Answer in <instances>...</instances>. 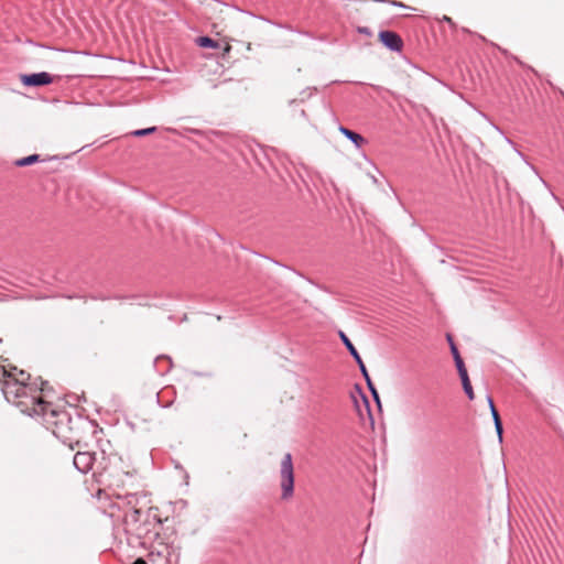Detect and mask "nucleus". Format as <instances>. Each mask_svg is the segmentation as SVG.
<instances>
[{"instance_id":"obj_16","label":"nucleus","mask_w":564,"mask_h":564,"mask_svg":"<svg viewBox=\"0 0 564 564\" xmlns=\"http://www.w3.org/2000/svg\"><path fill=\"white\" fill-rule=\"evenodd\" d=\"M488 403H489V408H490V412H491L494 422H497L498 420H500V416H499V413L494 404L491 397H488Z\"/></svg>"},{"instance_id":"obj_13","label":"nucleus","mask_w":564,"mask_h":564,"mask_svg":"<svg viewBox=\"0 0 564 564\" xmlns=\"http://www.w3.org/2000/svg\"><path fill=\"white\" fill-rule=\"evenodd\" d=\"M454 361H455L459 377H464L465 375H468L462 357H457L456 360H454Z\"/></svg>"},{"instance_id":"obj_23","label":"nucleus","mask_w":564,"mask_h":564,"mask_svg":"<svg viewBox=\"0 0 564 564\" xmlns=\"http://www.w3.org/2000/svg\"><path fill=\"white\" fill-rule=\"evenodd\" d=\"M359 32H362V33H366L367 32V29H359Z\"/></svg>"},{"instance_id":"obj_21","label":"nucleus","mask_w":564,"mask_h":564,"mask_svg":"<svg viewBox=\"0 0 564 564\" xmlns=\"http://www.w3.org/2000/svg\"><path fill=\"white\" fill-rule=\"evenodd\" d=\"M132 564H147V562L143 558L139 557Z\"/></svg>"},{"instance_id":"obj_10","label":"nucleus","mask_w":564,"mask_h":564,"mask_svg":"<svg viewBox=\"0 0 564 564\" xmlns=\"http://www.w3.org/2000/svg\"><path fill=\"white\" fill-rule=\"evenodd\" d=\"M460 380H462L463 389H464L466 395L468 397L469 400H473L475 395H474V390L470 384L468 375L460 377Z\"/></svg>"},{"instance_id":"obj_11","label":"nucleus","mask_w":564,"mask_h":564,"mask_svg":"<svg viewBox=\"0 0 564 564\" xmlns=\"http://www.w3.org/2000/svg\"><path fill=\"white\" fill-rule=\"evenodd\" d=\"M197 44L200 46V47H207V48H217L218 47V43L208 37V36H200L197 39Z\"/></svg>"},{"instance_id":"obj_9","label":"nucleus","mask_w":564,"mask_h":564,"mask_svg":"<svg viewBox=\"0 0 564 564\" xmlns=\"http://www.w3.org/2000/svg\"><path fill=\"white\" fill-rule=\"evenodd\" d=\"M40 161L39 154H32L15 161L17 166H28Z\"/></svg>"},{"instance_id":"obj_7","label":"nucleus","mask_w":564,"mask_h":564,"mask_svg":"<svg viewBox=\"0 0 564 564\" xmlns=\"http://www.w3.org/2000/svg\"><path fill=\"white\" fill-rule=\"evenodd\" d=\"M339 131L347 139H349L357 148H360L366 142L365 138L361 134H359V133H357V132H355V131H352V130H350V129H348L346 127L340 126L339 127Z\"/></svg>"},{"instance_id":"obj_2","label":"nucleus","mask_w":564,"mask_h":564,"mask_svg":"<svg viewBox=\"0 0 564 564\" xmlns=\"http://www.w3.org/2000/svg\"><path fill=\"white\" fill-rule=\"evenodd\" d=\"M281 498L289 500L294 494V467L291 453L284 454L280 465Z\"/></svg>"},{"instance_id":"obj_20","label":"nucleus","mask_w":564,"mask_h":564,"mask_svg":"<svg viewBox=\"0 0 564 564\" xmlns=\"http://www.w3.org/2000/svg\"><path fill=\"white\" fill-rule=\"evenodd\" d=\"M389 3H391L394 7L405 8V6L400 1L390 0Z\"/></svg>"},{"instance_id":"obj_19","label":"nucleus","mask_w":564,"mask_h":564,"mask_svg":"<svg viewBox=\"0 0 564 564\" xmlns=\"http://www.w3.org/2000/svg\"><path fill=\"white\" fill-rule=\"evenodd\" d=\"M495 423V429H496V432H497V435L499 437V441L501 442L502 441V423H501V420H498L497 422H494Z\"/></svg>"},{"instance_id":"obj_5","label":"nucleus","mask_w":564,"mask_h":564,"mask_svg":"<svg viewBox=\"0 0 564 564\" xmlns=\"http://www.w3.org/2000/svg\"><path fill=\"white\" fill-rule=\"evenodd\" d=\"M380 42L392 52H400L403 48L401 36L393 31H381L379 33Z\"/></svg>"},{"instance_id":"obj_4","label":"nucleus","mask_w":564,"mask_h":564,"mask_svg":"<svg viewBox=\"0 0 564 564\" xmlns=\"http://www.w3.org/2000/svg\"><path fill=\"white\" fill-rule=\"evenodd\" d=\"M96 460L95 453L91 452H77L74 456L73 464L77 470L83 474L91 470Z\"/></svg>"},{"instance_id":"obj_18","label":"nucleus","mask_w":564,"mask_h":564,"mask_svg":"<svg viewBox=\"0 0 564 564\" xmlns=\"http://www.w3.org/2000/svg\"><path fill=\"white\" fill-rule=\"evenodd\" d=\"M366 382H367L369 390L371 391L372 397L379 403V394H378L373 383L371 382V379H368V381H366Z\"/></svg>"},{"instance_id":"obj_12","label":"nucleus","mask_w":564,"mask_h":564,"mask_svg":"<svg viewBox=\"0 0 564 564\" xmlns=\"http://www.w3.org/2000/svg\"><path fill=\"white\" fill-rule=\"evenodd\" d=\"M140 516H141V510L134 508V509L126 512L124 518H126L127 522L137 523L138 521H140Z\"/></svg>"},{"instance_id":"obj_1","label":"nucleus","mask_w":564,"mask_h":564,"mask_svg":"<svg viewBox=\"0 0 564 564\" xmlns=\"http://www.w3.org/2000/svg\"><path fill=\"white\" fill-rule=\"evenodd\" d=\"M7 379L2 383V392L6 400L24 414L39 417L45 427L63 441H73L75 438V429L78 424L85 423L80 417L75 421L65 410H58L51 403L45 402L37 393L34 384H28L30 375L24 371L19 372V378L12 373L3 371Z\"/></svg>"},{"instance_id":"obj_8","label":"nucleus","mask_w":564,"mask_h":564,"mask_svg":"<svg viewBox=\"0 0 564 564\" xmlns=\"http://www.w3.org/2000/svg\"><path fill=\"white\" fill-rule=\"evenodd\" d=\"M339 337H340L343 344L345 345V347L347 348V350L349 351V354L351 355V357L355 360L360 358V355L357 351L356 347L352 345V343L350 341V339L347 337V335L344 332H341V330L339 332Z\"/></svg>"},{"instance_id":"obj_3","label":"nucleus","mask_w":564,"mask_h":564,"mask_svg":"<svg viewBox=\"0 0 564 564\" xmlns=\"http://www.w3.org/2000/svg\"><path fill=\"white\" fill-rule=\"evenodd\" d=\"M21 83L24 86H46L53 83V77L50 73L46 72L24 74L21 75Z\"/></svg>"},{"instance_id":"obj_6","label":"nucleus","mask_w":564,"mask_h":564,"mask_svg":"<svg viewBox=\"0 0 564 564\" xmlns=\"http://www.w3.org/2000/svg\"><path fill=\"white\" fill-rule=\"evenodd\" d=\"M107 471V469H105ZM109 477L111 478V485L120 486L124 485L123 477H133L134 471L132 470H123L122 468L119 470L117 464L112 466L109 470Z\"/></svg>"},{"instance_id":"obj_22","label":"nucleus","mask_w":564,"mask_h":564,"mask_svg":"<svg viewBox=\"0 0 564 564\" xmlns=\"http://www.w3.org/2000/svg\"><path fill=\"white\" fill-rule=\"evenodd\" d=\"M444 20H445V22H448V23H451V22H452V19H451V18H448V17H444Z\"/></svg>"},{"instance_id":"obj_24","label":"nucleus","mask_w":564,"mask_h":564,"mask_svg":"<svg viewBox=\"0 0 564 564\" xmlns=\"http://www.w3.org/2000/svg\"><path fill=\"white\" fill-rule=\"evenodd\" d=\"M119 464H123L122 458H118Z\"/></svg>"},{"instance_id":"obj_15","label":"nucleus","mask_w":564,"mask_h":564,"mask_svg":"<svg viewBox=\"0 0 564 564\" xmlns=\"http://www.w3.org/2000/svg\"><path fill=\"white\" fill-rule=\"evenodd\" d=\"M447 340H448L449 346H451V352L453 355V358H454V360H456L457 357H460L459 351H458L455 343L453 341V338H452L451 335H447Z\"/></svg>"},{"instance_id":"obj_14","label":"nucleus","mask_w":564,"mask_h":564,"mask_svg":"<svg viewBox=\"0 0 564 564\" xmlns=\"http://www.w3.org/2000/svg\"><path fill=\"white\" fill-rule=\"evenodd\" d=\"M155 130H156L155 127H151V128L135 130L131 134L134 137H144V135L153 133Z\"/></svg>"},{"instance_id":"obj_17","label":"nucleus","mask_w":564,"mask_h":564,"mask_svg":"<svg viewBox=\"0 0 564 564\" xmlns=\"http://www.w3.org/2000/svg\"><path fill=\"white\" fill-rule=\"evenodd\" d=\"M355 361L357 362V365H358V367H359V369H360L365 380L368 381V379H370V377H369V373L367 371V368H366L361 357L356 359Z\"/></svg>"}]
</instances>
